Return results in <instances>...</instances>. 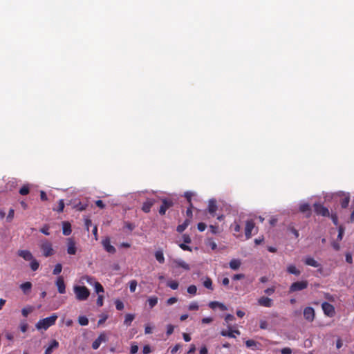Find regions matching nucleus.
I'll list each match as a JSON object with an SVG mask.
<instances>
[{"label":"nucleus","instance_id":"62","mask_svg":"<svg viewBox=\"0 0 354 354\" xmlns=\"http://www.w3.org/2000/svg\"><path fill=\"white\" fill-rule=\"evenodd\" d=\"M40 198L43 201H46L48 200L47 195L44 191H40Z\"/></svg>","mask_w":354,"mask_h":354},{"label":"nucleus","instance_id":"41","mask_svg":"<svg viewBox=\"0 0 354 354\" xmlns=\"http://www.w3.org/2000/svg\"><path fill=\"white\" fill-rule=\"evenodd\" d=\"M32 311V307L24 308L21 310V314L24 317H26L28 315V314L30 313Z\"/></svg>","mask_w":354,"mask_h":354},{"label":"nucleus","instance_id":"30","mask_svg":"<svg viewBox=\"0 0 354 354\" xmlns=\"http://www.w3.org/2000/svg\"><path fill=\"white\" fill-rule=\"evenodd\" d=\"M158 299L156 296L150 297L147 299L148 304L151 308H153L158 304Z\"/></svg>","mask_w":354,"mask_h":354},{"label":"nucleus","instance_id":"54","mask_svg":"<svg viewBox=\"0 0 354 354\" xmlns=\"http://www.w3.org/2000/svg\"><path fill=\"white\" fill-rule=\"evenodd\" d=\"M103 299L104 297L102 295H99L97 299L96 304L98 306H102L103 305Z\"/></svg>","mask_w":354,"mask_h":354},{"label":"nucleus","instance_id":"57","mask_svg":"<svg viewBox=\"0 0 354 354\" xmlns=\"http://www.w3.org/2000/svg\"><path fill=\"white\" fill-rule=\"evenodd\" d=\"M142 352L144 354H149L151 352V349L149 345H145L143 347Z\"/></svg>","mask_w":354,"mask_h":354},{"label":"nucleus","instance_id":"19","mask_svg":"<svg viewBox=\"0 0 354 354\" xmlns=\"http://www.w3.org/2000/svg\"><path fill=\"white\" fill-rule=\"evenodd\" d=\"M304 263L306 265L314 268H318L320 266V263H319L314 258L311 257H307L304 260Z\"/></svg>","mask_w":354,"mask_h":354},{"label":"nucleus","instance_id":"60","mask_svg":"<svg viewBox=\"0 0 354 354\" xmlns=\"http://www.w3.org/2000/svg\"><path fill=\"white\" fill-rule=\"evenodd\" d=\"M178 301L176 297H170L167 300V305H172Z\"/></svg>","mask_w":354,"mask_h":354},{"label":"nucleus","instance_id":"4","mask_svg":"<svg viewBox=\"0 0 354 354\" xmlns=\"http://www.w3.org/2000/svg\"><path fill=\"white\" fill-rule=\"evenodd\" d=\"M308 282L306 280L299 281L292 283L289 288V292H295L307 288Z\"/></svg>","mask_w":354,"mask_h":354},{"label":"nucleus","instance_id":"51","mask_svg":"<svg viewBox=\"0 0 354 354\" xmlns=\"http://www.w3.org/2000/svg\"><path fill=\"white\" fill-rule=\"evenodd\" d=\"M179 247L183 250H185V251H189V252H192V248L191 247H189V245H186L185 243H180L179 244Z\"/></svg>","mask_w":354,"mask_h":354},{"label":"nucleus","instance_id":"23","mask_svg":"<svg viewBox=\"0 0 354 354\" xmlns=\"http://www.w3.org/2000/svg\"><path fill=\"white\" fill-rule=\"evenodd\" d=\"M62 232L63 234L68 236L71 234L72 230H71V223L68 222H63L62 223Z\"/></svg>","mask_w":354,"mask_h":354},{"label":"nucleus","instance_id":"12","mask_svg":"<svg viewBox=\"0 0 354 354\" xmlns=\"http://www.w3.org/2000/svg\"><path fill=\"white\" fill-rule=\"evenodd\" d=\"M107 340L106 335L104 333H101L98 337L93 342L92 348L94 350L97 349L102 342H105Z\"/></svg>","mask_w":354,"mask_h":354},{"label":"nucleus","instance_id":"26","mask_svg":"<svg viewBox=\"0 0 354 354\" xmlns=\"http://www.w3.org/2000/svg\"><path fill=\"white\" fill-rule=\"evenodd\" d=\"M190 222H191V221L189 218L185 219V221L182 224L178 225V227L176 228L177 232L179 233H182L187 227V226L189 225Z\"/></svg>","mask_w":354,"mask_h":354},{"label":"nucleus","instance_id":"39","mask_svg":"<svg viewBox=\"0 0 354 354\" xmlns=\"http://www.w3.org/2000/svg\"><path fill=\"white\" fill-rule=\"evenodd\" d=\"M137 287V281L136 280H131L129 282V290L131 292H134Z\"/></svg>","mask_w":354,"mask_h":354},{"label":"nucleus","instance_id":"32","mask_svg":"<svg viewBox=\"0 0 354 354\" xmlns=\"http://www.w3.org/2000/svg\"><path fill=\"white\" fill-rule=\"evenodd\" d=\"M167 286L172 290H176L179 286V283L176 281L170 280L167 281Z\"/></svg>","mask_w":354,"mask_h":354},{"label":"nucleus","instance_id":"33","mask_svg":"<svg viewBox=\"0 0 354 354\" xmlns=\"http://www.w3.org/2000/svg\"><path fill=\"white\" fill-rule=\"evenodd\" d=\"M350 202V196H346L342 198L340 201V205L342 208H346L348 206Z\"/></svg>","mask_w":354,"mask_h":354},{"label":"nucleus","instance_id":"50","mask_svg":"<svg viewBox=\"0 0 354 354\" xmlns=\"http://www.w3.org/2000/svg\"><path fill=\"white\" fill-rule=\"evenodd\" d=\"M257 342L253 339H248L245 342V345L248 348H251L257 345Z\"/></svg>","mask_w":354,"mask_h":354},{"label":"nucleus","instance_id":"63","mask_svg":"<svg viewBox=\"0 0 354 354\" xmlns=\"http://www.w3.org/2000/svg\"><path fill=\"white\" fill-rule=\"evenodd\" d=\"M219 303L218 301H211L209 302V306L212 308V309H215L216 307L218 306L219 305Z\"/></svg>","mask_w":354,"mask_h":354},{"label":"nucleus","instance_id":"44","mask_svg":"<svg viewBox=\"0 0 354 354\" xmlns=\"http://www.w3.org/2000/svg\"><path fill=\"white\" fill-rule=\"evenodd\" d=\"M184 196L186 198V199L187 200L188 203H189V205L191 207H192V198L193 196V194L192 192H187L185 193Z\"/></svg>","mask_w":354,"mask_h":354},{"label":"nucleus","instance_id":"45","mask_svg":"<svg viewBox=\"0 0 354 354\" xmlns=\"http://www.w3.org/2000/svg\"><path fill=\"white\" fill-rule=\"evenodd\" d=\"M197 291V288L195 285H191L187 288V292L189 294L195 295Z\"/></svg>","mask_w":354,"mask_h":354},{"label":"nucleus","instance_id":"48","mask_svg":"<svg viewBox=\"0 0 354 354\" xmlns=\"http://www.w3.org/2000/svg\"><path fill=\"white\" fill-rule=\"evenodd\" d=\"M115 304L116 309L118 310H122L124 308V304L120 300H116Z\"/></svg>","mask_w":354,"mask_h":354},{"label":"nucleus","instance_id":"9","mask_svg":"<svg viewBox=\"0 0 354 354\" xmlns=\"http://www.w3.org/2000/svg\"><path fill=\"white\" fill-rule=\"evenodd\" d=\"M304 317L306 321L309 322H313L315 317V310L313 308L309 306L306 307L304 309Z\"/></svg>","mask_w":354,"mask_h":354},{"label":"nucleus","instance_id":"56","mask_svg":"<svg viewBox=\"0 0 354 354\" xmlns=\"http://www.w3.org/2000/svg\"><path fill=\"white\" fill-rule=\"evenodd\" d=\"M292 349L288 347L283 348L281 350V354H291L292 353Z\"/></svg>","mask_w":354,"mask_h":354},{"label":"nucleus","instance_id":"55","mask_svg":"<svg viewBox=\"0 0 354 354\" xmlns=\"http://www.w3.org/2000/svg\"><path fill=\"white\" fill-rule=\"evenodd\" d=\"M235 319V317L234 315H231V314H227L225 317V321L226 322H231V321H234Z\"/></svg>","mask_w":354,"mask_h":354},{"label":"nucleus","instance_id":"31","mask_svg":"<svg viewBox=\"0 0 354 354\" xmlns=\"http://www.w3.org/2000/svg\"><path fill=\"white\" fill-rule=\"evenodd\" d=\"M94 287L95 291L96 292L97 294H98V295H100V293H103L104 292L103 286L98 281L95 282Z\"/></svg>","mask_w":354,"mask_h":354},{"label":"nucleus","instance_id":"27","mask_svg":"<svg viewBox=\"0 0 354 354\" xmlns=\"http://www.w3.org/2000/svg\"><path fill=\"white\" fill-rule=\"evenodd\" d=\"M299 211L302 213L308 212V215H307L308 217H309L311 214L310 207L309 204H308V203L301 204L299 206Z\"/></svg>","mask_w":354,"mask_h":354},{"label":"nucleus","instance_id":"38","mask_svg":"<svg viewBox=\"0 0 354 354\" xmlns=\"http://www.w3.org/2000/svg\"><path fill=\"white\" fill-rule=\"evenodd\" d=\"M62 270V266L61 263H57L55 265L54 269H53V274H55V275H57L59 274Z\"/></svg>","mask_w":354,"mask_h":354},{"label":"nucleus","instance_id":"5","mask_svg":"<svg viewBox=\"0 0 354 354\" xmlns=\"http://www.w3.org/2000/svg\"><path fill=\"white\" fill-rule=\"evenodd\" d=\"M171 268L172 269H176L182 268L185 270H189L190 266L185 261L180 259H172L171 261Z\"/></svg>","mask_w":354,"mask_h":354},{"label":"nucleus","instance_id":"1","mask_svg":"<svg viewBox=\"0 0 354 354\" xmlns=\"http://www.w3.org/2000/svg\"><path fill=\"white\" fill-rule=\"evenodd\" d=\"M58 316L56 313H53L50 317L39 319L35 325L37 330H47L49 327L55 324Z\"/></svg>","mask_w":354,"mask_h":354},{"label":"nucleus","instance_id":"7","mask_svg":"<svg viewBox=\"0 0 354 354\" xmlns=\"http://www.w3.org/2000/svg\"><path fill=\"white\" fill-rule=\"evenodd\" d=\"M313 207L314 211L317 215H321L322 216H330L328 209L324 207L323 205L320 203H315Z\"/></svg>","mask_w":354,"mask_h":354},{"label":"nucleus","instance_id":"11","mask_svg":"<svg viewBox=\"0 0 354 354\" xmlns=\"http://www.w3.org/2000/svg\"><path fill=\"white\" fill-rule=\"evenodd\" d=\"M102 244L104 248V250L111 254H114L116 252V250L114 246L111 245L110 239L109 237L105 238L102 241Z\"/></svg>","mask_w":354,"mask_h":354},{"label":"nucleus","instance_id":"58","mask_svg":"<svg viewBox=\"0 0 354 354\" xmlns=\"http://www.w3.org/2000/svg\"><path fill=\"white\" fill-rule=\"evenodd\" d=\"M275 291V288L274 287L268 288L264 290L265 293L271 295H272Z\"/></svg>","mask_w":354,"mask_h":354},{"label":"nucleus","instance_id":"42","mask_svg":"<svg viewBox=\"0 0 354 354\" xmlns=\"http://www.w3.org/2000/svg\"><path fill=\"white\" fill-rule=\"evenodd\" d=\"M14 215H15V210L12 208L10 209V210L8 212V214L6 217L7 221L10 222L13 219Z\"/></svg>","mask_w":354,"mask_h":354},{"label":"nucleus","instance_id":"16","mask_svg":"<svg viewBox=\"0 0 354 354\" xmlns=\"http://www.w3.org/2000/svg\"><path fill=\"white\" fill-rule=\"evenodd\" d=\"M258 304L264 307H271L273 305L272 300L266 297H261L258 299Z\"/></svg>","mask_w":354,"mask_h":354},{"label":"nucleus","instance_id":"49","mask_svg":"<svg viewBox=\"0 0 354 354\" xmlns=\"http://www.w3.org/2000/svg\"><path fill=\"white\" fill-rule=\"evenodd\" d=\"M188 309L189 310H197L198 309V305L197 304V302H192L189 306H188Z\"/></svg>","mask_w":354,"mask_h":354},{"label":"nucleus","instance_id":"24","mask_svg":"<svg viewBox=\"0 0 354 354\" xmlns=\"http://www.w3.org/2000/svg\"><path fill=\"white\" fill-rule=\"evenodd\" d=\"M287 272L289 274H295V276H299L301 274V271L296 268L295 265L290 264L287 267Z\"/></svg>","mask_w":354,"mask_h":354},{"label":"nucleus","instance_id":"46","mask_svg":"<svg viewBox=\"0 0 354 354\" xmlns=\"http://www.w3.org/2000/svg\"><path fill=\"white\" fill-rule=\"evenodd\" d=\"M64 200L61 199L59 201L58 207L56 209V211L58 212H62L64 211Z\"/></svg>","mask_w":354,"mask_h":354},{"label":"nucleus","instance_id":"8","mask_svg":"<svg viewBox=\"0 0 354 354\" xmlns=\"http://www.w3.org/2000/svg\"><path fill=\"white\" fill-rule=\"evenodd\" d=\"M322 308L324 311V313L326 316H328L329 317H332L335 315V308L330 303L326 302V301L324 302L322 304Z\"/></svg>","mask_w":354,"mask_h":354},{"label":"nucleus","instance_id":"21","mask_svg":"<svg viewBox=\"0 0 354 354\" xmlns=\"http://www.w3.org/2000/svg\"><path fill=\"white\" fill-rule=\"evenodd\" d=\"M241 265V260L238 259H233L229 263L230 268L234 270H238L240 268Z\"/></svg>","mask_w":354,"mask_h":354},{"label":"nucleus","instance_id":"6","mask_svg":"<svg viewBox=\"0 0 354 354\" xmlns=\"http://www.w3.org/2000/svg\"><path fill=\"white\" fill-rule=\"evenodd\" d=\"M174 205V201L171 198H163L162 200V205L159 209V214L160 215H165L166 211Z\"/></svg>","mask_w":354,"mask_h":354},{"label":"nucleus","instance_id":"52","mask_svg":"<svg viewBox=\"0 0 354 354\" xmlns=\"http://www.w3.org/2000/svg\"><path fill=\"white\" fill-rule=\"evenodd\" d=\"M206 227V224L202 222L198 223L197 225V228L200 232H203L205 230Z\"/></svg>","mask_w":354,"mask_h":354},{"label":"nucleus","instance_id":"61","mask_svg":"<svg viewBox=\"0 0 354 354\" xmlns=\"http://www.w3.org/2000/svg\"><path fill=\"white\" fill-rule=\"evenodd\" d=\"M138 351V346L137 345H131L130 348V353L131 354H136Z\"/></svg>","mask_w":354,"mask_h":354},{"label":"nucleus","instance_id":"10","mask_svg":"<svg viewBox=\"0 0 354 354\" xmlns=\"http://www.w3.org/2000/svg\"><path fill=\"white\" fill-rule=\"evenodd\" d=\"M255 227L254 222L252 220H248L245 223V235L247 239H249L252 236V231Z\"/></svg>","mask_w":354,"mask_h":354},{"label":"nucleus","instance_id":"17","mask_svg":"<svg viewBox=\"0 0 354 354\" xmlns=\"http://www.w3.org/2000/svg\"><path fill=\"white\" fill-rule=\"evenodd\" d=\"M18 255L26 261H30L33 259V255L29 250H23L18 251Z\"/></svg>","mask_w":354,"mask_h":354},{"label":"nucleus","instance_id":"13","mask_svg":"<svg viewBox=\"0 0 354 354\" xmlns=\"http://www.w3.org/2000/svg\"><path fill=\"white\" fill-rule=\"evenodd\" d=\"M56 286L57 287V290L60 294L65 293L66 286L62 276H59L57 277L56 281Z\"/></svg>","mask_w":354,"mask_h":354},{"label":"nucleus","instance_id":"64","mask_svg":"<svg viewBox=\"0 0 354 354\" xmlns=\"http://www.w3.org/2000/svg\"><path fill=\"white\" fill-rule=\"evenodd\" d=\"M208 350L205 346L201 348L199 351V354H207Z\"/></svg>","mask_w":354,"mask_h":354},{"label":"nucleus","instance_id":"43","mask_svg":"<svg viewBox=\"0 0 354 354\" xmlns=\"http://www.w3.org/2000/svg\"><path fill=\"white\" fill-rule=\"evenodd\" d=\"M49 229H50V227L48 225H44L40 230L39 231L43 233L45 235H49L50 233H49Z\"/></svg>","mask_w":354,"mask_h":354},{"label":"nucleus","instance_id":"22","mask_svg":"<svg viewBox=\"0 0 354 354\" xmlns=\"http://www.w3.org/2000/svg\"><path fill=\"white\" fill-rule=\"evenodd\" d=\"M20 288L25 295L28 294L32 288V283L29 281L23 283L20 285Z\"/></svg>","mask_w":354,"mask_h":354},{"label":"nucleus","instance_id":"36","mask_svg":"<svg viewBox=\"0 0 354 354\" xmlns=\"http://www.w3.org/2000/svg\"><path fill=\"white\" fill-rule=\"evenodd\" d=\"M203 286L211 290H213L212 281L210 278L207 277L203 282Z\"/></svg>","mask_w":354,"mask_h":354},{"label":"nucleus","instance_id":"34","mask_svg":"<svg viewBox=\"0 0 354 354\" xmlns=\"http://www.w3.org/2000/svg\"><path fill=\"white\" fill-rule=\"evenodd\" d=\"M30 266L32 270L36 271L39 268V263L35 259L33 258L32 260H30Z\"/></svg>","mask_w":354,"mask_h":354},{"label":"nucleus","instance_id":"20","mask_svg":"<svg viewBox=\"0 0 354 354\" xmlns=\"http://www.w3.org/2000/svg\"><path fill=\"white\" fill-rule=\"evenodd\" d=\"M217 210L216 202L214 200H210L208 204V212L212 216H214L216 211Z\"/></svg>","mask_w":354,"mask_h":354},{"label":"nucleus","instance_id":"18","mask_svg":"<svg viewBox=\"0 0 354 354\" xmlns=\"http://www.w3.org/2000/svg\"><path fill=\"white\" fill-rule=\"evenodd\" d=\"M59 347V342L56 339L50 341L49 346L45 350L44 354H51L53 349Z\"/></svg>","mask_w":354,"mask_h":354},{"label":"nucleus","instance_id":"28","mask_svg":"<svg viewBox=\"0 0 354 354\" xmlns=\"http://www.w3.org/2000/svg\"><path fill=\"white\" fill-rule=\"evenodd\" d=\"M135 318V315L134 314H127L125 315V319H124V324L129 326L131 324V322H133V320Z\"/></svg>","mask_w":354,"mask_h":354},{"label":"nucleus","instance_id":"29","mask_svg":"<svg viewBox=\"0 0 354 354\" xmlns=\"http://www.w3.org/2000/svg\"><path fill=\"white\" fill-rule=\"evenodd\" d=\"M155 257L160 263L165 262V257L162 250H158L155 252Z\"/></svg>","mask_w":354,"mask_h":354},{"label":"nucleus","instance_id":"35","mask_svg":"<svg viewBox=\"0 0 354 354\" xmlns=\"http://www.w3.org/2000/svg\"><path fill=\"white\" fill-rule=\"evenodd\" d=\"M78 323L81 326H87L88 324V319L86 316H80L78 317Z\"/></svg>","mask_w":354,"mask_h":354},{"label":"nucleus","instance_id":"59","mask_svg":"<svg viewBox=\"0 0 354 354\" xmlns=\"http://www.w3.org/2000/svg\"><path fill=\"white\" fill-rule=\"evenodd\" d=\"M259 327L261 329H266L268 327V322L266 320H261L259 324Z\"/></svg>","mask_w":354,"mask_h":354},{"label":"nucleus","instance_id":"3","mask_svg":"<svg viewBox=\"0 0 354 354\" xmlns=\"http://www.w3.org/2000/svg\"><path fill=\"white\" fill-rule=\"evenodd\" d=\"M39 248L43 256L45 257L53 256L55 254V250L53 248V245L48 240L41 241L39 244Z\"/></svg>","mask_w":354,"mask_h":354},{"label":"nucleus","instance_id":"2","mask_svg":"<svg viewBox=\"0 0 354 354\" xmlns=\"http://www.w3.org/2000/svg\"><path fill=\"white\" fill-rule=\"evenodd\" d=\"M73 291L78 301H85L90 295V290L86 286H75Z\"/></svg>","mask_w":354,"mask_h":354},{"label":"nucleus","instance_id":"40","mask_svg":"<svg viewBox=\"0 0 354 354\" xmlns=\"http://www.w3.org/2000/svg\"><path fill=\"white\" fill-rule=\"evenodd\" d=\"M344 233V227L342 225H340L338 228V235H337V240L341 241L343 238V235Z\"/></svg>","mask_w":354,"mask_h":354},{"label":"nucleus","instance_id":"25","mask_svg":"<svg viewBox=\"0 0 354 354\" xmlns=\"http://www.w3.org/2000/svg\"><path fill=\"white\" fill-rule=\"evenodd\" d=\"M228 330H223L221 332V335L223 337H228L231 338H235L236 335H234L231 326H228Z\"/></svg>","mask_w":354,"mask_h":354},{"label":"nucleus","instance_id":"53","mask_svg":"<svg viewBox=\"0 0 354 354\" xmlns=\"http://www.w3.org/2000/svg\"><path fill=\"white\" fill-rule=\"evenodd\" d=\"M183 239L185 243H190L192 242L191 237L188 234H183Z\"/></svg>","mask_w":354,"mask_h":354},{"label":"nucleus","instance_id":"15","mask_svg":"<svg viewBox=\"0 0 354 354\" xmlns=\"http://www.w3.org/2000/svg\"><path fill=\"white\" fill-rule=\"evenodd\" d=\"M155 201L151 198H148L145 202L143 203L142 206V210L145 213H149L151 208L154 204Z\"/></svg>","mask_w":354,"mask_h":354},{"label":"nucleus","instance_id":"37","mask_svg":"<svg viewBox=\"0 0 354 354\" xmlns=\"http://www.w3.org/2000/svg\"><path fill=\"white\" fill-rule=\"evenodd\" d=\"M29 192L30 188L29 186L27 185L22 186L19 189V194L23 196L28 194Z\"/></svg>","mask_w":354,"mask_h":354},{"label":"nucleus","instance_id":"47","mask_svg":"<svg viewBox=\"0 0 354 354\" xmlns=\"http://www.w3.org/2000/svg\"><path fill=\"white\" fill-rule=\"evenodd\" d=\"M174 326L172 324H168L167 326L166 334L167 336L171 335L174 333Z\"/></svg>","mask_w":354,"mask_h":354},{"label":"nucleus","instance_id":"14","mask_svg":"<svg viewBox=\"0 0 354 354\" xmlns=\"http://www.w3.org/2000/svg\"><path fill=\"white\" fill-rule=\"evenodd\" d=\"M76 251H77V249L75 247V242L71 238L68 239V242H67V252H68V254H75Z\"/></svg>","mask_w":354,"mask_h":354}]
</instances>
